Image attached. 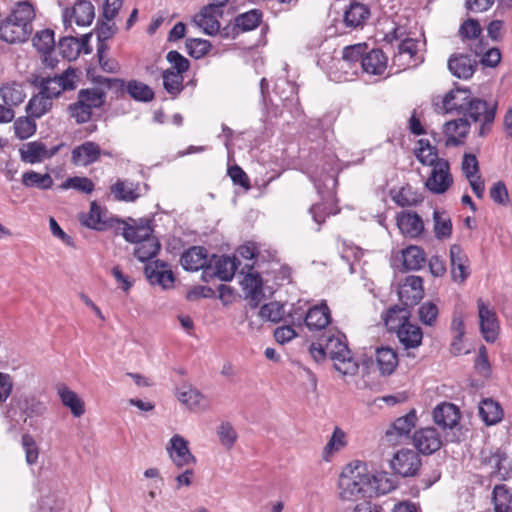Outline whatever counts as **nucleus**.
I'll return each instance as SVG.
<instances>
[{
	"label": "nucleus",
	"mask_w": 512,
	"mask_h": 512,
	"mask_svg": "<svg viewBox=\"0 0 512 512\" xmlns=\"http://www.w3.org/2000/svg\"><path fill=\"white\" fill-rule=\"evenodd\" d=\"M129 222L117 219L116 222L123 225L122 236L130 243H135L134 256L140 262H147L154 258L159 250L160 243L152 238L153 233L152 220L149 218H140L135 220L128 218Z\"/></svg>",
	"instance_id": "1"
},
{
	"label": "nucleus",
	"mask_w": 512,
	"mask_h": 512,
	"mask_svg": "<svg viewBox=\"0 0 512 512\" xmlns=\"http://www.w3.org/2000/svg\"><path fill=\"white\" fill-rule=\"evenodd\" d=\"M418 145L419 148L415 150L416 158L423 165L432 166L431 174L425 186L435 194L446 192L453 183L448 161L438 158L437 149L430 144L429 140L420 139Z\"/></svg>",
	"instance_id": "2"
},
{
	"label": "nucleus",
	"mask_w": 512,
	"mask_h": 512,
	"mask_svg": "<svg viewBox=\"0 0 512 512\" xmlns=\"http://www.w3.org/2000/svg\"><path fill=\"white\" fill-rule=\"evenodd\" d=\"M371 475L367 466L361 461L347 464L339 477V497L343 501H357L371 497Z\"/></svg>",
	"instance_id": "3"
},
{
	"label": "nucleus",
	"mask_w": 512,
	"mask_h": 512,
	"mask_svg": "<svg viewBox=\"0 0 512 512\" xmlns=\"http://www.w3.org/2000/svg\"><path fill=\"white\" fill-rule=\"evenodd\" d=\"M320 341L325 344L328 355L339 373L342 375H355L357 373L359 365L348 347L344 334L323 335Z\"/></svg>",
	"instance_id": "4"
},
{
	"label": "nucleus",
	"mask_w": 512,
	"mask_h": 512,
	"mask_svg": "<svg viewBox=\"0 0 512 512\" xmlns=\"http://www.w3.org/2000/svg\"><path fill=\"white\" fill-rule=\"evenodd\" d=\"M106 102V92L102 88L80 89L77 101L68 105V112L77 124L91 120L93 109L101 108Z\"/></svg>",
	"instance_id": "5"
},
{
	"label": "nucleus",
	"mask_w": 512,
	"mask_h": 512,
	"mask_svg": "<svg viewBox=\"0 0 512 512\" xmlns=\"http://www.w3.org/2000/svg\"><path fill=\"white\" fill-rule=\"evenodd\" d=\"M497 102H487L486 100L473 97L470 99L462 118L474 123H480L478 135L486 136L490 131L495 120Z\"/></svg>",
	"instance_id": "6"
},
{
	"label": "nucleus",
	"mask_w": 512,
	"mask_h": 512,
	"mask_svg": "<svg viewBox=\"0 0 512 512\" xmlns=\"http://www.w3.org/2000/svg\"><path fill=\"white\" fill-rule=\"evenodd\" d=\"M239 264L240 261L236 257L213 254L202 272V279L208 282L216 277L221 281H230Z\"/></svg>",
	"instance_id": "7"
},
{
	"label": "nucleus",
	"mask_w": 512,
	"mask_h": 512,
	"mask_svg": "<svg viewBox=\"0 0 512 512\" xmlns=\"http://www.w3.org/2000/svg\"><path fill=\"white\" fill-rule=\"evenodd\" d=\"M123 5V0H105L103 4L102 19L97 21L94 33L96 34L98 45L107 44L118 31L115 23H110L118 14Z\"/></svg>",
	"instance_id": "8"
},
{
	"label": "nucleus",
	"mask_w": 512,
	"mask_h": 512,
	"mask_svg": "<svg viewBox=\"0 0 512 512\" xmlns=\"http://www.w3.org/2000/svg\"><path fill=\"white\" fill-rule=\"evenodd\" d=\"M292 317V324L302 326L304 323L309 330H322L328 326L331 322L330 309L326 303H321L310 308L307 312H302L299 317L295 320Z\"/></svg>",
	"instance_id": "9"
},
{
	"label": "nucleus",
	"mask_w": 512,
	"mask_h": 512,
	"mask_svg": "<svg viewBox=\"0 0 512 512\" xmlns=\"http://www.w3.org/2000/svg\"><path fill=\"white\" fill-rule=\"evenodd\" d=\"M393 471L402 477L414 476L421 467V458L416 451L401 449L390 461Z\"/></svg>",
	"instance_id": "10"
},
{
	"label": "nucleus",
	"mask_w": 512,
	"mask_h": 512,
	"mask_svg": "<svg viewBox=\"0 0 512 512\" xmlns=\"http://www.w3.org/2000/svg\"><path fill=\"white\" fill-rule=\"evenodd\" d=\"M412 442L416 450L426 456L434 454L443 445L441 436L434 427L417 429L412 436Z\"/></svg>",
	"instance_id": "11"
},
{
	"label": "nucleus",
	"mask_w": 512,
	"mask_h": 512,
	"mask_svg": "<svg viewBox=\"0 0 512 512\" xmlns=\"http://www.w3.org/2000/svg\"><path fill=\"white\" fill-rule=\"evenodd\" d=\"M399 300L405 307L417 305L424 296L423 279L420 276L409 275L398 289Z\"/></svg>",
	"instance_id": "12"
},
{
	"label": "nucleus",
	"mask_w": 512,
	"mask_h": 512,
	"mask_svg": "<svg viewBox=\"0 0 512 512\" xmlns=\"http://www.w3.org/2000/svg\"><path fill=\"white\" fill-rule=\"evenodd\" d=\"M508 456L506 452L497 448L495 450L481 451V463L492 468L491 478L498 480H507L510 478V468L506 465Z\"/></svg>",
	"instance_id": "13"
},
{
	"label": "nucleus",
	"mask_w": 512,
	"mask_h": 512,
	"mask_svg": "<svg viewBox=\"0 0 512 512\" xmlns=\"http://www.w3.org/2000/svg\"><path fill=\"white\" fill-rule=\"evenodd\" d=\"M144 272L151 285H159L163 289H169L174 285L175 276L172 270L168 269V264L162 260L149 262Z\"/></svg>",
	"instance_id": "14"
},
{
	"label": "nucleus",
	"mask_w": 512,
	"mask_h": 512,
	"mask_svg": "<svg viewBox=\"0 0 512 512\" xmlns=\"http://www.w3.org/2000/svg\"><path fill=\"white\" fill-rule=\"evenodd\" d=\"M167 451L172 462L179 469L196 463V457L191 453L188 441L178 434L170 439Z\"/></svg>",
	"instance_id": "15"
},
{
	"label": "nucleus",
	"mask_w": 512,
	"mask_h": 512,
	"mask_svg": "<svg viewBox=\"0 0 512 512\" xmlns=\"http://www.w3.org/2000/svg\"><path fill=\"white\" fill-rule=\"evenodd\" d=\"M478 315H479V323L480 330L483 335V338L487 342H494L498 336V320L496 312L489 307L482 299H478Z\"/></svg>",
	"instance_id": "16"
},
{
	"label": "nucleus",
	"mask_w": 512,
	"mask_h": 512,
	"mask_svg": "<svg viewBox=\"0 0 512 512\" xmlns=\"http://www.w3.org/2000/svg\"><path fill=\"white\" fill-rule=\"evenodd\" d=\"M102 156V150L96 142L86 141L71 151V162L75 166H89Z\"/></svg>",
	"instance_id": "17"
},
{
	"label": "nucleus",
	"mask_w": 512,
	"mask_h": 512,
	"mask_svg": "<svg viewBox=\"0 0 512 512\" xmlns=\"http://www.w3.org/2000/svg\"><path fill=\"white\" fill-rule=\"evenodd\" d=\"M417 424L415 409H411L404 416L398 417L386 430V438L389 442H398L402 437H408L411 430Z\"/></svg>",
	"instance_id": "18"
},
{
	"label": "nucleus",
	"mask_w": 512,
	"mask_h": 512,
	"mask_svg": "<svg viewBox=\"0 0 512 512\" xmlns=\"http://www.w3.org/2000/svg\"><path fill=\"white\" fill-rule=\"evenodd\" d=\"M449 252L452 279L455 282L463 283L470 275L469 259L458 244L451 245Z\"/></svg>",
	"instance_id": "19"
},
{
	"label": "nucleus",
	"mask_w": 512,
	"mask_h": 512,
	"mask_svg": "<svg viewBox=\"0 0 512 512\" xmlns=\"http://www.w3.org/2000/svg\"><path fill=\"white\" fill-rule=\"evenodd\" d=\"M31 33L32 30L8 16L0 23V39L9 44L25 42Z\"/></svg>",
	"instance_id": "20"
},
{
	"label": "nucleus",
	"mask_w": 512,
	"mask_h": 512,
	"mask_svg": "<svg viewBox=\"0 0 512 512\" xmlns=\"http://www.w3.org/2000/svg\"><path fill=\"white\" fill-rule=\"evenodd\" d=\"M433 420L442 430H452L459 424L460 411L456 405L443 402L434 408Z\"/></svg>",
	"instance_id": "21"
},
{
	"label": "nucleus",
	"mask_w": 512,
	"mask_h": 512,
	"mask_svg": "<svg viewBox=\"0 0 512 512\" xmlns=\"http://www.w3.org/2000/svg\"><path fill=\"white\" fill-rule=\"evenodd\" d=\"M396 223L401 233L409 238H417L424 231L423 220L415 211H401L397 214Z\"/></svg>",
	"instance_id": "22"
},
{
	"label": "nucleus",
	"mask_w": 512,
	"mask_h": 512,
	"mask_svg": "<svg viewBox=\"0 0 512 512\" xmlns=\"http://www.w3.org/2000/svg\"><path fill=\"white\" fill-rule=\"evenodd\" d=\"M471 98L472 93L469 89L457 87L445 94L442 99V108L445 113L463 114Z\"/></svg>",
	"instance_id": "23"
},
{
	"label": "nucleus",
	"mask_w": 512,
	"mask_h": 512,
	"mask_svg": "<svg viewBox=\"0 0 512 512\" xmlns=\"http://www.w3.org/2000/svg\"><path fill=\"white\" fill-rule=\"evenodd\" d=\"M210 257L206 248L202 246H192L184 251L180 258L181 266L186 271H198L208 266Z\"/></svg>",
	"instance_id": "24"
},
{
	"label": "nucleus",
	"mask_w": 512,
	"mask_h": 512,
	"mask_svg": "<svg viewBox=\"0 0 512 512\" xmlns=\"http://www.w3.org/2000/svg\"><path fill=\"white\" fill-rule=\"evenodd\" d=\"M470 131V123L466 118H458L446 122L443 125V134L446 137L445 145L459 146L463 144L462 138H465Z\"/></svg>",
	"instance_id": "25"
},
{
	"label": "nucleus",
	"mask_w": 512,
	"mask_h": 512,
	"mask_svg": "<svg viewBox=\"0 0 512 512\" xmlns=\"http://www.w3.org/2000/svg\"><path fill=\"white\" fill-rule=\"evenodd\" d=\"M477 63V59L469 55L454 54L448 60V69L457 78L468 79L473 76Z\"/></svg>",
	"instance_id": "26"
},
{
	"label": "nucleus",
	"mask_w": 512,
	"mask_h": 512,
	"mask_svg": "<svg viewBox=\"0 0 512 512\" xmlns=\"http://www.w3.org/2000/svg\"><path fill=\"white\" fill-rule=\"evenodd\" d=\"M242 285L251 308H257L264 297L262 277L257 272H249L244 276Z\"/></svg>",
	"instance_id": "27"
},
{
	"label": "nucleus",
	"mask_w": 512,
	"mask_h": 512,
	"mask_svg": "<svg viewBox=\"0 0 512 512\" xmlns=\"http://www.w3.org/2000/svg\"><path fill=\"white\" fill-rule=\"evenodd\" d=\"M262 17L263 13L259 9H252L237 15L232 26V39H235L240 32L256 29L261 23Z\"/></svg>",
	"instance_id": "28"
},
{
	"label": "nucleus",
	"mask_w": 512,
	"mask_h": 512,
	"mask_svg": "<svg viewBox=\"0 0 512 512\" xmlns=\"http://www.w3.org/2000/svg\"><path fill=\"white\" fill-rule=\"evenodd\" d=\"M388 58L381 49H372L362 58L361 67L370 75H382L387 69Z\"/></svg>",
	"instance_id": "29"
},
{
	"label": "nucleus",
	"mask_w": 512,
	"mask_h": 512,
	"mask_svg": "<svg viewBox=\"0 0 512 512\" xmlns=\"http://www.w3.org/2000/svg\"><path fill=\"white\" fill-rule=\"evenodd\" d=\"M399 342L406 348H416L421 345L423 332L417 324H412L409 319L396 330Z\"/></svg>",
	"instance_id": "30"
},
{
	"label": "nucleus",
	"mask_w": 512,
	"mask_h": 512,
	"mask_svg": "<svg viewBox=\"0 0 512 512\" xmlns=\"http://www.w3.org/2000/svg\"><path fill=\"white\" fill-rule=\"evenodd\" d=\"M370 16V9L367 5L359 2H351L344 11L343 21L348 28L362 27Z\"/></svg>",
	"instance_id": "31"
},
{
	"label": "nucleus",
	"mask_w": 512,
	"mask_h": 512,
	"mask_svg": "<svg viewBox=\"0 0 512 512\" xmlns=\"http://www.w3.org/2000/svg\"><path fill=\"white\" fill-rule=\"evenodd\" d=\"M16 402L17 407L25 416L24 421H26L27 418L41 417L47 411L45 403L35 395L23 394L16 400Z\"/></svg>",
	"instance_id": "32"
},
{
	"label": "nucleus",
	"mask_w": 512,
	"mask_h": 512,
	"mask_svg": "<svg viewBox=\"0 0 512 512\" xmlns=\"http://www.w3.org/2000/svg\"><path fill=\"white\" fill-rule=\"evenodd\" d=\"M178 400L194 411H203L209 408L205 396L196 388L187 386L178 391Z\"/></svg>",
	"instance_id": "33"
},
{
	"label": "nucleus",
	"mask_w": 512,
	"mask_h": 512,
	"mask_svg": "<svg viewBox=\"0 0 512 512\" xmlns=\"http://www.w3.org/2000/svg\"><path fill=\"white\" fill-rule=\"evenodd\" d=\"M222 14L211 9V6H204L201 11L195 15L194 22L203 29L208 35H215L219 32L220 22L218 17Z\"/></svg>",
	"instance_id": "34"
},
{
	"label": "nucleus",
	"mask_w": 512,
	"mask_h": 512,
	"mask_svg": "<svg viewBox=\"0 0 512 512\" xmlns=\"http://www.w3.org/2000/svg\"><path fill=\"white\" fill-rule=\"evenodd\" d=\"M376 362L382 375H391L398 366L397 352L391 347L377 348Z\"/></svg>",
	"instance_id": "35"
},
{
	"label": "nucleus",
	"mask_w": 512,
	"mask_h": 512,
	"mask_svg": "<svg viewBox=\"0 0 512 512\" xmlns=\"http://www.w3.org/2000/svg\"><path fill=\"white\" fill-rule=\"evenodd\" d=\"M403 267L407 271H415L424 267L426 254L424 250L415 245H410L402 251Z\"/></svg>",
	"instance_id": "36"
},
{
	"label": "nucleus",
	"mask_w": 512,
	"mask_h": 512,
	"mask_svg": "<svg viewBox=\"0 0 512 512\" xmlns=\"http://www.w3.org/2000/svg\"><path fill=\"white\" fill-rule=\"evenodd\" d=\"M58 394L64 406L68 407L74 417H81L85 413L84 401L78 394L66 386L58 389Z\"/></svg>",
	"instance_id": "37"
},
{
	"label": "nucleus",
	"mask_w": 512,
	"mask_h": 512,
	"mask_svg": "<svg viewBox=\"0 0 512 512\" xmlns=\"http://www.w3.org/2000/svg\"><path fill=\"white\" fill-rule=\"evenodd\" d=\"M53 106L52 99L39 91L38 94L32 96L26 105V112L32 118H41L48 113Z\"/></svg>",
	"instance_id": "38"
},
{
	"label": "nucleus",
	"mask_w": 512,
	"mask_h": 512,
	"mask_svg": "<svg viewBox=\"0 0 512 512\" xmlns=\"http://www.w3.org/2000/svg\"><path fill=\"white\" fill-rule=\"evenodd\" d=\"M390 194L392 200L399 207L416 206L423 201L422 195L410 185L403 186L398 191L391 190Z\"/></svg>",
	"instance_id": "39"
},
{
	"label": "nucleus",
	"mask_w": 512,
	"mask_h": 512,
	"mask_svg": "<svg viewBox=\"0 0 512 512\" xmlns=\"http://www.w3.org/2000/svg\"><path fill=\"white\" fill-rule=\"evenodd\" d=\"M479 415L486 425H494L502 420L503 410L498 402L487 398L479 405Z\"/></svg>",
	"instance_id": "40"
},
{
	"label": "nucleus",
	"mask_w": 512,
	"mask_h": 512,
	"mask_svg": "<svg viewBox=\"0 0 512 512\" xmlns=\"http://www.w3.org/2000/svg\"><path fill=\"white\" fill-rule=\"evenodd\" d=\"M8 17L32 30V21L35 18V10L29 1L17 2Z\"/></svg>",
	"instance_id": "41"
},
{
	"label": "nucleus",
	"mask_w": 512,
	"mask_h": 512,
	"mask_svg": "<svg viewBox=\"0 0 512 512\" xmlns=\"http://www.w3.org/2000/svg\"><path fill=\"white\" fill-rule=\"evenodd\" d=\"M72 16L78 26H89L95 17L93 4L87 0H77L72 9Z\"/></svg>",
	"instance_id": "42"
},
{
	"label": "nucleus",
	"mask_w": 512,
	"mask_h": 512,
	"mask_svg": "<svg viewBox=\"0 0 512 512\" xmlns=\"http://www.w3.org/2000/svg\"><path fill=\"white\" fill-rule=\"evenodd\" d=\"M31 84L34 87L39 88L41 93L49 96L52 100L54 98L60 97L63 92L56 75L54 77L34 76V78L31 80Z\"/></svg>",
	"instance_id": "43"
},
{
	"label": "nucleus",
	"mask_w": 512,
	"mask_h": 512,
	"mask_svg": "<svg viewBox=\"0 0 512 512\" xmlns=\"http://www.w3.org/2000/svg\"><path fill=\"white\" fill-rule=\"evenodd\" d=\"M19 152L23 162L29 164L40 163L45 159V144L41 141L29 142Z\"/></svg>",
	"instance_id": "44"
},
{
	"label": "nucleus",
	"mask_w": 512,
	"mask_h": 512,
	"mask_svg": "<svg viewBox=\"0 0 512 512\" xmlns=\"http://www.w3.org/2000/svg\"><path fill=\"white\" fill-rule=\"evenodd\" d=\"M53 178L50 174H41L34 170H29L22 175V184L27 188H38L48 190L53 186Z\"/></svg>",
	"instance_id": "45"
},
{
	"label": "nucleus",
	"mask_w": 512,
	"mask_h": 512,
	"mask_svg": "<svg viewBox=\"0 0 512 512\" xmlns=\"http://www.w3.org/2000/svg\"><path fill=\"white\" fill-rule=\"evenodd\" d=\"M496 512H509L512 509V490L504 484L496 485L492 492Z\"/></svg>",
	"instance_id": "46"
},
{
	"label": "nucleus",
	"mask_w": 512,
	"mask_h": 512,
	"mask_svg": "<svg viewBox=\"0 0 512 512\" xmlns=\"http://www.w3.org/2000/svg\"><path fill=\"white\" fill-rule=\"evenodd\" d=\"M0 96L5 103L9 106H18L25 99V93L20 85L17 83H6L0 88Z\"/></svg>",
	"instance_id": "47"
},
{
	"label": "nucleus",
	"mask_w": 512,
	"mask_h": 512,
	"mask_svg": "<svg viewBox=\"0 0 512 512\" xmlns=\"http://www.w3.org/2000/svg\"><path fill=\"white\" fill-rule=\"evenodd\" d=\"M309 212L313 220L320 226L325 222L326 217L338 214L340 209L336 206L333 197H331L329 202L326 201L312 205Z\"/></svg>",
	"instance_id": "48"
},
{
	"label": "nucleus",
	"mask_w": 512,
	"mask_h": 512,
	"mask_svg": "<svg viewBox=\"0 0 512 512\" xmlns=\"http://www.w3.org/2000/svg\"><path fill=\"white\" fill-rule=\"evenodd\" d=\"M408 307L394 305L390 307L385 314L384 321L388 330H396L400 325L406 322L410 318V312L407 310Z\"/></svg>",
	"instance_id": "49"
},
{
	"label": "nucleus",
	"mask_w": 512,
	"mask_h": 512,
	"mask_svg": "<svg viewBox=\"0 0 512 512\" xmlns=\"http://www.w3.org/2000/svg\"><path fill=\"white\" fill-rule=\"evenodd\" d=\"M131 98L140 102H149L154 98L153 90L147 85L137 80H130L125 83V89Z\"/></svg>",
	"instance_id": "50"
},
{
	"label": "nucleus",
	"mask_w": 512,
	"mask_h": 512,
	"mask_svg": "<svg viewBox=\"0 0 512 512\" xmlns=\"http://www.w3.org/2000/svg\"><path fill=\"white\" fill-rule=\"evenodd\" d=\"M163 78V87L168 94H170L173 98L178 96L182 90L183 86V76L182 74L174 72L172 69H166L162 73Z\"/></svg>",
	"instance_id": "51"
},
{
	"label": "nucleus",
	"mask_w": 512,
	"mask_h": 512,
	"mask_svg": "<svg viewBox=\"0 0 512 512\" xmlns=\"http://www.w3.org/2000/svg\"><path fill=\"white\" fill-rule=\"evenodd\" d=\"M371 494L385 495L396 488V482L387 472L371 475Z\"/></svg>",
	"instance_id": "52"
},
{
	"label": "nucleus",
	"mask_w": 512,
	"mask_h": 512,
	"mask_svg": "<svg viewBox=\"0 0 512 512\" xmlns=\"http://www.w3.org/2000/svg\"><path fill=\"white\" fill-rule=\"evenodd\" d=\"M111 193L115 199L125 202H133L139 197L137 188L134 187L133 183H127L126 181L117 180L110 188Z\"/></svg>",
	"instance_id": "53"
},
{
	"label": "nucleus",
	"mask_w": 512,
	"mask_h": 512,
	"mask_svg": "<svg viewBox=\"0 0 512 512\" xmlns=\"http://www.w3.org/2000/svg\"><path fill=\"white\" fill-rule=\"evenodd\" d=\"M33 46L43 55L50 54L55 47L54 31L44 29L38 31L32 39Z\"/></svg>",
	"instance_id": "54"
},
{
	"label": "nucleus",
	"mask_w": 512,
	"mask_h": 512,
	"mask_svg": "<svg viewBox=\"0 0 512 512\" xmlns=\"http://www.w3.org/2000/svg\"><path fill=\"white\" fill-rule=\"evenodd\" d=\"M36 118L19 117L14 121V132L15 136L20 140H25L33 136L37 130Z\"/></svg>",
	"instance_id": "55"
},
{
	"label": "nucleus",
	"mask_w": 512,
	"mask_h": 512,
	"mask_svg": "<svg viewBox=\"0 0 512 512\" xmlns=\"http://www.w3.org/2000/svg\"><path fill=\"white\" fill-rule=\"evenodd\" d=\"M485 47L481 40L475 45L471 50L475 53L476 56L482 55L480 62L487 67H495L501 60V53L498 48H490L484 52Z\"/></svg>",
	"instance_id": "56"
},
{
	"label": "nucleus",
	"mask_w": 512,
	"mask_h": 512,
	"mask_svg": "<svg viewBox=\"0 0 512 512\" xmlns=\"http://www.w3.org/2000/svg\"><path fill=\"white\" fill-rule=\"evenodd\" d=\"M284 305L279 302H270L261 306L259 315L262 319L273 323L282 321L285 317Z\"/></svg>",
	"instance_id": "57"
},
{
	"label": "nucleus",
	"mask_w": 512,
	"mask_h": 512,
	"mask_svg": "<svg viewBox=\"0 0 512 512\" xmlns=\"http://www.w3.org/2000/svg\"><path fill=\"white\" fill-rule=\"evenodd\" d=\"M59 51L63 58L68 60L76 59L81 52V43H78V38L74 36H65L60 39Z\"/></svg>",
	"instance_id": "58"
},
{
	"label": "nucleus",
	"mask_w": 512,
	"mask_h": 512,
	"mask_svg": "<svg viewBox=\"0 0 512 512\" xmlns=\"http://www.w3.org/2000/svg\"><path fill=\"white\" fill-rule=\"evenodd\" d=\"M185 45L188 54L195 59L204 57L212 48L208 40L200 38H188Z\"/></svg>",
	"instance_id": "59"
},
{
	"label": "nucleus",
	"mask_w": 512,
	"mask_h": 512,
	"mask_svg": "<svg viewBox=\"0 0 512 512\" xmlns=\"http://www.w3.org/2000/svg\"><path fill=\"white\" fill-rule=\"evenodd\" d=\"M83 224L98 231H103L108 227L107 221L102 218L101 208L96 202L91 203L89 214L83 221Z\"/></svg>",
	"instance_id": "60"
},
{
	"label": "nucleus",
	"mask_w": 512,
	"mask_h": 512,
	"mask_svg": "<svg viewBox=\"0 0 512 512\" xmlns=\"http://www.w3.org/2000/svg\"><path fill=\"white\" fill-rule=\"evenodd\" d=\"M87 77L88 79L94 83L98 84L100 86H104L108 89H114L116 93H123L125 89V81L120 78H107L100 75H94V73L91 70L87 71Z\"/></svg>",
	"instance_id": "61"
},
{
	"label": "nucleus",
	"mask_w": 512,
	"mask_h": 512,
	"mask_svg": "<svg viewBox=\"0 0 512 512\" xmlns=\"http://www.w3.org/2000/svg\"><path fill=\"white\" fill-rule=\"evenodd\" d=\"M109 46L107 44L97 45V58L100 68L106 73H117L120 70V65L117 60L113 58H107L106 52Z\"/></svg>",
	"instance_id": "62"
},
{
	"label": "nucleus",
	"mask_w": 512,
	"mask_h": 512,
	"mask_svg": "<svg viewBox=\"0 0 512 512\" xmlns=\"http://www.w3.org/2000/svg\"><path fill=\"white\" fill-rule=\"evenodd\" d=\"M433 219L435 237L439 240L450 237L452 234V222L450 218H443L438 211H434Z\"/></svg>",
	"instance_id": "63"
},
{
	"label": "nucleus",
	"mask_w": 512,
	"mask_h": 512,
	"mask_svg": "<svg viewBox=\"0 0 512 512\" xmlns=\"http://www.w3.org/2000/svg\"><path fill=\"white\" fill-rule=\"evenodd\" d=\"M438 307L433 302L423 303L418 310L419 320L427 326H433L438 317Z\"/></svg>",
	"instance_id": "64"
}]
</instances>
